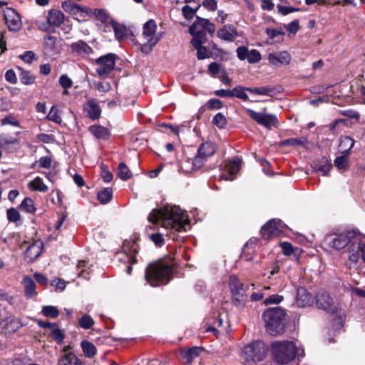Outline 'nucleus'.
Returning <instances> with one entry per match:
<instances>
[{
    "label": "nucleus",
    "instance_id": "1",
    "mask_svg": "<svg viewBox=\"0 0 365 365\" xmlns=\"http://www.w3.org/2000/svg\"><path fill=\"white\" fill-rule=\"evenodd\" d=\"M149 222L155 224L161 222L162 227L166 229L181 232L185 230L187 223V216L179 207L165 205L160 209H154L148 217Z\"/></svg>",
    "mask_w": 365,
    "mask_h": 365
},
{
    "label": "nucleus",
    "instance_id": "2",
    "mask_svg": "<svg viewBox=\"0 0 365 365\" xmlns=\"http://www.w3.org/2000/svg\"><path fill=\"white\" fill-rule=\"evenodd\" d=\"M173 266L162 261L150 263L146 268L145 279L152 287L166 284L170 280Z\"/></svg>",
    "mask_w": 365,
    "mask_h": 365
},
{
    "label": "nucleus",
    "instance_id": "3",
    "mask_svg": "<svg viewBox=\"0 0 365 365\" xmlns=\"http://www.w3.org/2000/svg\"><path fill=\"white\" fill-rule=\"evenodd\" d=\"M287 313L279 307L266 309L262 314L265 327L271 335L277 336L284 333Z\"/></svg>",
    "mask_w": 365,
    "mask_h": 365
},
{
    "label": "nucleus",
    "instance_id": "4",
    "mask_svg": "<svg viewBox=\"0 0 365 365\" xmlns=\"http://www.w3.org/2000/svg\"><path fill=\"white\" fill-rule=\"evenodd\" d=\"M268 346L262 341H255L244 346L240 354L241 362L245 365H252L263 361L267 354Z\"/></svg>",
    "mask_w": 365,
    "mask_h": 365
},
{
    "label": "nucleus",
    "instance_id": "5",
    "mask_svg": "<svg viewBox=\"0 0 365 365\" xmlns=\"http://www.w3.org/2000/svg\"><path fill=\"white\" fill-rule=\"evenodd\" d=\"M274 359L279 364H287L297 355V346L291 341H274L272 344Z\"/></svg>",
    "mask_w": 365,
    "mask_h": 365
},
{
    "label": "nucleus",
    "instance_id": "6",
    "mask_svg": "<svg viewBox=\"0 0 365 365\" xmlns=\"http://www.w3.org/2000/svg\"><path fill=\"white\" fill-rule=\"evenodd\" d=\"M356 235L355 230H345L339 233H329L324 239V245L336 250L344 248Z\"/></svg>",
    "mask_w": 365,
    "mask_h": 365
},
{
    "label": "nucleus",
    "instance_id": "7",
    "mask_svg": "<svg viewBox=\"0 0 365 365\" xmlns=\"http://www.w3.org/2000/svg\"><path fill=\"white\" fill-rule=\"evenodd\" d=\"M316 306L327 313L335 314L340 309L339 304L325 290H320L315 296Z\"/></svg>",
    "mask_w": 365,
    "mask_h": 365
},
{
    "label": "nucleus",
    "instance_id": "8",
    "mask_svg": "<svg viewBox=\"0 0 365 365\" xmlns=\"http://www.w3.org/2000/svg\"><path fill=\"white\" fill-rule=\"evenodd\" d=\"M117 56L110 53L101 56L96 60L98 66L96 71L101 78H106L115 69Z\"/></svg>",
    "mask_w": 365,
    "mask_h": 365
},
{
    "label": "nucleus",
    "instance_id": "9",
    "mask_svg": "<svg viewBox=\"0 0 365 365\" xmlns=\"http://www.w3.org/2000/svg\"><path fill=\"white\" fill-rule=\"evenodd\" d=\"M286 227L282 220L272 219L261 228L260 232L264 239H271L277 237Z\"/></svg>",
    "mask_w": 365,
    "mask_h": 365
},
{
    "label": "nucleus",
    "instance_id": "10",
    "mask_svg": "<svg viewBox=\"0 0 365 365\" xmlns=\"http://www.w3.org/2000/svg\"><path fill=\"white\" fill-rule=\"evenodd\" d=\"M246 113L258 124L268 129H271L272 127H277L278 124V120L276 115L273 114L259 113L250 108L246 109Z\"/></svg>",
    "mask_w": 365,
    "mask_h": 365
},
{
    "label": "nucleus",
    "instance_id": "11",
    "mask_svg": "<svg viewBox=\"0 0 365 365\" xmlns=\"http://www.w3.org/2000/svg\"><path fill=\"white\" fill-rule=\"evenodd\" d=\"M24 325L20 319L9 317L0 322V334L9 336Z\"/></svg>",
    "mask_w": 365,
    "mask_h": 365
},
{
    "label": "nucleus",
    "instance_id": "12",
    "mask_svg": "<svg viewBox=\"0 0 365 365\" xmlns=\"http://www.w3.org/2000/svg\"><path fill=\"white\" fill-rule=\"evenodd\" d=\"M237 56L240 61L247 59L250 63H256L262 59L261 53L257 49L249 51L246 46H239L237 50Z\"/></svg>",
    "mask_w": 365,
    "mask_h": 365
},
{
    "label": "nucleus",
    "instance_id": "13",
    "mask_svg": "<svg viewBox=\"0 0 365 365\" xmlns=\"http://www.w3.org/2000/svg\"><path fill=\"white\" fill-rule=\"evenodd\" d=\"M83 112L86 113L87 117L94 120L100 118L101 109L98 106L97 101L94 98H90L83 105Z\"/></svg>",
    "mask_w": 365,
    "mask_h": 365
},
{
    "label": "nucleus",
    "instance_id": "14",
    "mask_svg": "<svg viewBox=\"0 0 365 365\" xmlns=\"http://www.w3.org/2000/svg\"><path fill=\"white\" fill-rule=\"evenodd\" d=\"M5 19L10 31H18L21 27V20L19 14L13 9H9L5 13Z\"/></svg>",
    "mask_w": 365,
    "mask_h": 365
},
{
    "label": "nucleus",
    "instance_id": "15",
    "mask_svg": "<svg viewBox=\"0 0 365 365\" xmlns=\"http://www.w3.org/2000/svg\"><path fill=\"white\" fill-rule=\"evenodd\" d=\"M296 303L300 307H309L313 304L314 297L305 288L299 287L297 290Z\"/></svg>",
    "mask_w": 365,
    "mask_h": 365
},
{
    "label": "nucleus",
    "instance_id": "16",
    "mask_svg": "<svg viewBox=\"0 0 365 365\" xmlns=\"http://www.w3.org/2000/svg\"><path fill=\"white\" fill-rule=\"evenodd\" d=\"M43 250V245L42 242H34L26 249L25 259L29 262H33L41 255Z\"/></svg>",
    "mask_w": 365,
    "mask_h": 365
},
{
    "label": "nucleus",
    "instance_id": "17",
    "mask_svg": "<svg viewBox=\"0 0 365 365\" xmlns=\"http://www.w3.org/2000/svg\"><path fill=\"white\" fill-rule=\"evenodd\" d=\"M207 159L202 155L198 154L195 156L192 160H186L182 168L185 169L186 172H192L200 170L207 162Z\"/></svg>",
    "mask_w": 365,
    "mask_h": 365
},
{
    "label": "nucleus",
    "instance_id": "18",
    "mask_svg": "<svg viewBox=\"0 0 365 365\" xmlns=\"http://www.w3.org/2000/svg\"><path fill=\"white\" fill-rule=\"evenodd\" d=\"M268 61L274 66H279L282 64L288 65L291 61V56L286 51L279 52L278 53H269L268 55Z\"/></svg>",
    "mask_w": 365,
    "mask_h": 365
},
{
    "label": "nucleus",
    "instance_id": "19",
    "mask_svg": "<svg viewBox=\"0 0 365 365\" xmlns=\"http://www.w3.org/2000/svg\"><path fill=\"white\" fill-rule=\"evenodd\" d=\"M71 49L72 53L82 57L88 56L93 52V48L82 40L72 43L71 44Z\"/></svg>",
    "mask_w": 365,
    "mask_h": 365
},
{
    "label": "nucleus",
    "instance_id": "20",
    "mask_svg": "<svg viewBox=\"0 0 365 365\" xmlns=\"http://www.w3.org/2000/svg\"><path fill=\"white\" fill-rule=\"evenodd\" d=\"M237 36V31L232 24L225 25L217 31V36L226 41H233Z\"/></svg>",
    "mask_w": 365,
    "mask_h": 365
},
{
    "label": "nucleus",
    "instance_id": "21",
    "mask_svg": "<svg viewBox=\"0 0 365 365\" xmlns=\"http://www.w3.org/2000/svg\"><path fill=\"white\" fill-rule=\"evenodd\" d=\"M58 43V40L56 36L48 34L43 38L44 48L46 52L50 55L57 54L60 51Z\"/></svg>",
    "mask_w": 365,
    "mask_h": 365
},
{
    "label": "nucleus",
    "instance_id": "22",
    "mask_svg": "<svg viewBox=\"0 0 365 365\" xmlns=\"http://www.w3.org/2000/svg\"><path fill=\"white\" fill-rule=\"evenodd\" d=\"M58 365H84L73 352L61 354L58 359Z\"/></svg>",
    "mask_w": 365,
    "mask_h": 365
},
{
    "label": "nucleus",
    "instance_id": "23",
    "mask_svg": "<svg viewBox=\"0 0 365 365\" xmlns=\"http://www.w3.org/2000/svg\"><path fill=\"white\" fill-rule=\"evenodd\" d=\"M65 16L60 10L52 9L49 11L47 17V21L49 25L58 27L64 21Z\"/></svg>",
    "mask_w": 365,
    "mask_h": 365
},
{
    "label": "nucleus",
    "instance_id": "24",
    "mask_svg": "<svg viewBox=\"0 0 365 365\" xmlns=\"http://www.w3.org/2000/svg\"><path fill=\"white\" fill-rule=\"evenodd\" d=\"M110 25L113 27L117 40L121 41L125 38L128 34V29L123 24H119L113 19L109 21Z\"/></svg>",
    "mask_w": 365,
    "mask_h": 365
},
{
    "label": "nucleus",
    "instance_id": "25",
    "mask_svg": "<svg viewBox=\"0 0 365 365\" xmlns=\"http://www.w3.org/2000/svg\"><path fill=\"white\" fill-rule=\"evenodd\" d=\"M22 284L24 285L25 296L27 298H32L37 295L35 282L31 277L25 276L23 279Z\"/></svg>",
    "mask_w": 365,
    "mask_h": 365
},
{
    "label": "nucleus",
    "instance_id": "26",
    "mask_svg": "<svg viewBox=\"0 0 365 365\" xmlns=\"http://www.w3.org/2000/svg\"><path fill=\"white\" fill-rule=\"evenodd\" d=\"M189 32L192 36L191 43L195 48L202 46L205 32L202 30L195 29V25H191L189 28Z\"/></svg>",
    "mask_w": 365,
    "mask_h": 365
},
{
    "label": "nucleus",
    "instance_id": "27",
    "mask_svg": "<svg viewBox=\"0 0 365 365\" xmlns=\"http://www.w3.org/2000/svg\"><path fill=\"white\" fill-rule=\"evenodd\" d=\"M90 133L98 139L108 140L110 138V131L100 125H94L89 127Z\"/></svg>",
    "mask_w": 365,
    "mask_h": 365
},
{
    "label": "nucleus",
    "instance_id": "28",
    "mask_svg": "<svg viewBox=\"0 0 365 365\" xmlns=\"http://www.w3.org/2000/svg\"><path fill=\"white\" fill-rule=\"evenodd\" d=\"M195 26V29H197L198 26L202 28V31L204 30L207 31V32L211 35L215 32V26L214 24L211 23L208 19H203L200 16L196 17L195 21L192 24Z\"/></svg>",
    "mask_w": 365,
    "mask_h": 365
},
{
    "label": "nucleus",
    "instance_id": "29",
    "mask_svg": "<svg viewBox=\"0 0 365 365\" xmlns=\"http://www.w3.org/2000/svg\"><path fill=\"white\" fill-rule=\"evenodd\" d=\"M156 29H157L156 22L153 19H150L149 21H148L147 22H145L143 24V36L145 38H150L151 37H158L160 36L162 37L161 34H158L157 35H155V32H156Z\"/></svg>",
    "mask_w": 365,
    "mask_h": 365
},
{
    "label": "nucleus",
    "instance_id": "30",
    "mask_svg": "<svg viewBox=\"0 0 365 365\" xmlns=\"http://www.w3.org/2000/svg\"><path fill=\"white\" fill-rule=\"evenodd\" d=\"M202 349L198 346H193L187 350L181 351V356L186 364H190L195 358H197Z\"/></svg>",
    "mask_w": 365,
    "mask_h": 365
},
{
    "label": "nucleus",
    "instance_id": "31",
    "mask_svg": "<svg viewBox=\"0 0 365 365\" xmlns=\"http://www.w3.org/2000/svg\"><path fill=\"white\" fill-rule=\"evenodd\" d=\"M61 7L66 12L71 14H77L78 13L85 12L86 11V8H83L81 6L69 0L63 1L61 4Z\"/></svg>",
    "mask_w": 365,
    "mask_h": 365
},
{
    "label": "nucleus",
    "instance_id": "32",
    "mask_svg": "<svg viewBox=\"0 0 365 365\" xmlns=\"http://www.w3.org/2000/svg\"><path fill=\"white\" fill-rule=\"evenodd\" d=\"M355 143L354 140L349 136H341L340 138L339 148L341 154L349 155L351 149L354 147Z\"/></svg>",
    "mask_w": 365,
    "mask_h": 365
},
{
    "label": "nucleus",
    "instance_id": "33",
    "mask_svg": "<svg viewBox=\"0 0 365 365\" xmlns=\"http://www.w3.org/2000/svg\"><path fill=\"white\" fill-rule=\"evenodd\" d=\"M314 169L317 172H321L323 175H327L332 168V165L326 158H322L314 163Z\"/></svg>",
    "mask_w": 365,
    "mask_h": 365
},
{
    "label": "nucleus",
    "instance_id": "34",
    "mask_svg": "<svg viewBox=\"0 0 365 365\" xmlns=\"http://www.w3.org/2000/svg\"><path fill=\"white\" fill-rule=\"evenodd\" d=\"M28 187L34 191L46 192L48 188L40 177L35 178L33 180L30 181L28 184Z\"/></svg>",
    "mask_w": 365,
    "mask_h": 365
},
{
    "label": "nucleus",
    "instance_id": "35",
    "mask_svg": "<svg viewBox=\"0 0 365 365\" xmlns=\"http://www.w3.org/2000/svg\"><path fill=\"white\" fill-rule=\"evenodd\" d=\"M215 153V148L212 143L206 142L201 144L197 150V153L206 158L211 157Z\"/></svg>",
    "mask_w": 365,
    "mask_h": 365
},
{
    "label": "nucleus",
    "instance_id": "36",
    "mask_svg": "<svg viewBox=\"0 0 365 365\" xmlns=\"http://www.w3.org/2000/svg\"><path fill=\"white\" fill-rule=\"evenodd\" d=\"M81 346L86 357L92 358L96 354L97 350L93 343L83 340L81 343Z\"/></svg>",
    "mask_w": 365,
    "mask_h": 365
},
{
    "label": "nucleus",
    "instance_id": "37",
    "mask_svg": "<svg viewBox=\"0 0 365 365\" xmlns=\"http://www.w3.org/2000/svg\"><path fill=\"white\" fill-rule=\"evenodd\" d=\"M232 303L237 307H242L245 304L247 296L245 294V291L237 292L232 294Z\"/></svg>",
    "mask_w": 365,
    "mask_h": 365
},
{
    "label": "nucleus",
    "instance_id": "38",
    "mask_svg": "<svg viewBox=\"0 0 365 365\" xmlns=\"http://www.w3.org/2000/svg\"><path fill=\"white\" fill-rule=\"evenodd\" d=\"M113 197V190L110 187L104 188L97 194V198L101 204L109 202Z\"/></svg>",
    "mask_w": 365,
    "mask_h": 365
},
{
    "label": "nucleus",
    "instance_id": "39",
    "mask_svg": "<svg viewBox=\"0 0 365 365\" xmlns=\"http://www.w3.org/2000/svg\"><path fill=\"white\" fill-rule=\"evenodd\" d=\"M20 71L19 79L24 85H31L35 82V77L31 73L30 71L24 70L19 68Z\"/></svg>",
    "mask_w": 365,
    "mask_h": 365
},
{
    "label": "nucleus",
    "instance_id": "40",
    "mask_svg": "<svg viewBox=\"0 0 365 365\" xmlns=\"http://www.w3.org/2000/svg\"><path fill=\"white\" fill-rule=\"evenodd\" d=\"M229 287L231 294L244 290L243 284L240 282L238 277L235 275H231L229 279Z\"/></svg>",
    "mask_w": 365,
    "mask_h": 365
},
{
    "label": "nucleus",
    "instance_id": "41",
    "mask_svg": "<svg viewBox=\"0 0 365 365\" xmlns=\"http://www.w3.org/2000/svg\"><path fill=\"white\" fill-rule=\"evenodd\" d=\"M161 36L158 37H151L148 39V41L141 45L140 51L143 53H149L153 48L157 44V43L160 41Z\"/></svg>",
    "mask_w": 365,
    "mask_h": 365
},
{
    "label": "nucleus",
    "instance_id": "42",
    "mask_svg": "<svg viewBox=\"0 0 365 365\" xmlns=\"http://www.w3.org/2000/svg\"><path fill=\"white\" fill-rule=\"evenodd\" d=\"M19 209L26 213H34L36 211L34 200L30 197H25L20 204Z\"/></svg>",
    "mask_w": 365,
    "mask_h": 365
},
{
    "label": "nucleus",
    "instance_id": "43",
    "mask_svg": "<svg viewBox=\"0 0 365 365\" xmlns=\"http://www.w3.org/2000/svg\"><path fill=\"white\" fill-rule=\"evenodd\" d=\"M118 175L123 180H127L132 177V173L124 163H120L118 168Z\"/></svg>",
    "mask_w": 365,
    "mask_h": 365
},
{
    "label": "nucleus",
    "instance_id": "44",
    "mask_svg": "<svg viewBox=\"0 0 365 365\" xmlns=\"http://www.w3.org/2000/svg\"><path fill=\"white\" fill-rule=\"evenodd\" d=\"M19 140L7 134L0 135V148H6L10 145L18 144Z\"/></svg>",
    "mask_w": 365,
    "mask_h": 365
},
{
    "label": "nucleus",
    "instance_id": "45",
    "mask_svg": "<svg viewBox=\"0 0 365 365\" xmlns=\"http://www.w3.org/2000/svg\"><path fill=\"white\" fill-rule=\"evenodd\" d=\"M42 313L46 317L56 319L59 315V311L55 306H43L42 308Z\"/></svg>",
    "mask_w": 365,
    "mask_h": 365
},
{
    "label": "nucleus",
    "instance_id": "46",
    "mask_svg": "<svg viewBox=\"0 0 365 365\" xmlns=\"http://www.w3.org/2000/svg\"><path fill=\"white\" fill-rule=\"evenodd\" d=\"M247 91V87L237 86L233 88L232 97H236V98L243 100L245 101H247L248 96L246 93Z\"/></svg>",
    "mask_w": 365,
    "mask_h": 365
},
{
    "label": "nucleus",
    "instance_id": "47",
    "mask_svg": "<svg viewBox=\"0 0 365 365\" xmlns=\"http://www.w3.org/2000/svg\"><path fill=\"white\" fill-rule=\"evenodd\" d=\"M240 163L241 160L239 158L236 157L232 159L227 166L228 172L231 175L236 174L240 170Z\"/></svg>",
    "mask_w": 365,
    "mask_h": 365
},
{
    "label": "nucleus",
    "instance_id": "48",
    "mask_svg": "<svg viewBox=\"0 0 365 365\" xmlns=\"http://www.w3.org/2000/svg\"><path fill=\"white\" fill-rule=\"evenodd\" d=\"M348 155H345V154H341V156L336 158L334 160V165L337 168L338 170H346L348 167Z\"/></svg>",
    "mask_w": 365,
    "mask_h": 365
},
{
    "label": "nucleus",
    "instance_id": "49",
    "mask_svg": "<svg viewBox=\"0 0 365 365\" xmlns=\"http://www.w3.org/2000/svg\"><path fill=\"white\" fill-rule=\"evenodd\" d=\"M79 326L85 329H90L93 324V319L88 314H85L78 319Z\"/></svg>",
    "mask_w": 365,
    "mask_h": 365
},
{
    "label": "nucleus",
    "instance_id": "50",
    "mask_svg": "<svg viewBox=\"0 0 365 365\" xmlns=\"http://www.w3.org/2000/svg\"><path fill=\"white\" fill-rule=\"evenodd\" d=\"M305 141L304 138H289L280 143L282 146H292L296 147L302 145Z\"/></svg>",
    "mask_w": 365,
    "mask_h": 365
},
{
    "label": "nucleus",
    "instance_id": "51",
    "mask_svg": "<svg viewBox=\"0 0 365 365\" xmlns=\"http://www.w3.org/2000/svg\"><path fill=\"white\" fill-rule=\"evenodd\" d=\"M212 123L219 128H223L227 125V120L222 113H218L214 116Z\"/></svg>",
    "mask_w": 365,
    "mask_h": 365
},
{
    "label": "nucleus",
    "instance_id": "52",
    "mask_svg": "<svg viewBox=\"0 0 365 365\" xmlns=\"http://www.w3.org/2000/svg\"><path fill=\"white\" fill-rule=\"evenodd\" d=\"M6 216L10 222H16L21 217L19 211L14 207H11L6 210Z\"/></svg>",
    "mask_w": 365,
    "mask_h": 365
},
{
    "label": "nucleus",
    "instance_id": "53",
    "mask_svg": "<svg viewBox=\"0 0 365 365\" xmlns=\"http://www.w3.org/2000/svg\"><path fill=\"white\" fill-rule=\"evenodd\" d=\"M11 125L15 127H20V123L12 115H8L1 120V125Z\"/></svg>",
    "mask_w": 365,
    "mask_h": 365
},
{
    "label": "nucleus",
    "instance_id": "54",
    "mask_svg": "<svg viewBox=\"0 0 365 365\" xmlns=\"http://www.w3.org/2000/svg\"><path fill=\"white\" fill-rule=\"evenodd\" d=\"M93 14L96 19L103 23H106L110 20L108 14L104 9H95Z\"/></svg>",
    "mask_w": 365,
    "mask_h": 365
},
{
    "label": "nucleus",
    "instance_id": "55",
    "mask_svg": "<svg viewBox=\"0 0 365 365\" xmlns=\"http://www.w3.org/2000/svg\"><path fill=\"white\" fill-rule=\"evenodd\" d=\"M138 245L136 242L133 240L128 241L125 240L123 244V249L125 252H129L130 253H137L138 252Z\"/></svg>",
    "mask_w": 365,
    "mask_h": 365
},
{
    "label": "nucleus",
    "instance_id": "56",
    "mask_svg": "<svg viewBox=\"0 0 365 365\" xmlns=\"http://www.w3.org/2000/svg\"><path fill=\"white\" fill-rule=\"evenodd\" d=\"M58 82L63 89H68L73 86V81L66 74L61 75L59 77Z\"/></svg>",
    "mask_w": 365,
    "mask_h": 365
},
{
    "label": "nucleus",
    "instance_id": "57",
    "mask_svg": "<svg viewBox=\"0 0 365 365\" xmlns=\"http://www.w3.org/2000/svg\"><path fill=\"white\" fill-rule=\"evenodd\" d=\"M195 49L197 50V57L199 60L209 58L211 56V53L205 46H200Z\"/></svg>",
    "mask_w": 365,
    "mask_h": 365
},
{
    "label": "nucleus",
    "instance_id": "58",
    "mask_svg": "<svg viewBox=\"0 0 365 365\" xmlns=\"http://www.w3.org/2000/svg\"><path fill=\"white\" fill-rule=\"evenodd\" d=\"M265 33L270 39H274L278 36H283L285 35V32L282 29H276L267 28L265 29Z\"/></svg>",
    "mask_w": 365,
    "mask_h": 365
},
{
    "label": "nucleus",
    "instance_id": "59",
    "mask_svg": "<svg viewBox=\"0 0 365 365\" xmlns=\"http://www.w3.org/2000/svg\"><path fill=\"white\" fill-rule=\"evenodd\" d=\"M206 106L209 110L220 109L222 108L223 103L219 99L212 98L207 102Z\"/></svg>",
    "mask_w": 365,
    "mask_h": 365
},
{
    "label": "nucleus",
    "instance_id": "60",
    "mask_svg": "<svg viewBox=\"0 0 365 365\" xmlns=\"http://www.w3.org/2000/svg\"><path fill=\"white\" fill-rule=\"evenodd\" d=\"M48 118L50 120H52L57 123H61L62 121L61 116L58 115V109H56L54 106H53L51 108V110L48 114Z\"/></svg>",
    "mask_w": 365,
    "mask_h": 365
},
{
    "label": "nucleus",
    "instance_id": "61",
    "mask_svg": "<svg viewBox=\"0 0 365 365\" xmlns=\"http://www.w3.org/2000/svg\"><path fill=\"white\" fill-rule=\"evenodd\" d=\"M149 238L158 247H162L164 245V238L160 233L151 234Z\"/></svg>",
    "mask_w": 365,
    "mask_h": 365
},
{
    "label": "nucleus",
    "instance_id": "62",
    "mask_svg": "<svg viewBox=\"0 0 365 365\" xmlns=\"http://www.w3.org/2000/svg\"><path fill=\"white\" fill-rule=\"evenodd\" d=\"M20 58L24 62L31 63L36 59V54L31 51H25L23 54L19 56Z\"/></svg>",
    "mask_w": 365,
    "mask_h": 365
},
{
    "label": "nucleus",
    "instance_id": "63",
    "mask_svg": "<svg viewBox=\"0 0 365 365\" xmlns=\"http://www.w3.org/2000/svg\"><path fill=\"white\" fill-rule=\"evenodd\" d=\"M182 14L185 19L190 20L193 19L195 11H192V7L188 5H185L182 8Z\"/></svg>",
    "mask_w": 365,
    "mask_h": 365
},
{
    "label": "nucleus",
    "instance_id": "64",
    "mask_svg": "<svg viewBox=\"0 0 365 365\" xmlns=\"http://www.w3.org/2000/svg\"><path fill=\"white\" fill-rule=\"evenodd\" d=\"M284 28L292 34H296L299 29V23L297 19L292 21L288 24L284 25Z\"/></svg>",
    "mask_w": 365,
    "mask_h": 365
}]
</instances>
